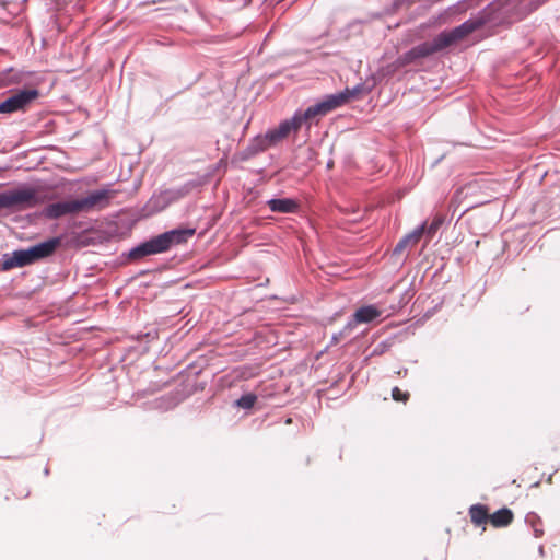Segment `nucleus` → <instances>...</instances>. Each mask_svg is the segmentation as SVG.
<instances>
[{
    "instance_id": "f257e3e1",
    "label": "nucleus",
    "mask_w": 560,
    "mask_h": 560,
    "mask_svg": "<svg viewBox=\"0 0 560 560\" xmlns=\"http://www.w3.org/2000/svg\"><path fill=\"white\" fill-rule=\"evenodd\" d=\"M336 103V97H331L329 101H322L308 106L305 110L298 109L291 118L282 120L278 127L268 130L269 139L279 143L292 132H298L303 126H306L308 129L314 117L323 116L334 110Z\"/></svg>"
},
{
    "instance_id": "f03ea898",
    "label": "nucleus",
    "mask_w": 560,
    "mask_h": 560,
    "mask_svg": "<svg viewBox=\"0 0 560 560\" xmlns=\"http://www.w3.org/2000/svg\"><path fill=\"white\" fill-rule=\"evenodd\" d=\"M195 229H174L140 243L130 249V259H139L145 256L161 254L168 250L173 245L187 242L195 234Z\"/></svg>"
},
{
    "instance_id": "7ed1b4c3",
    "label": "nucleus",
    "mask_w": 560,
    "mask_h": 560,
    "mask_svg": "<svg viewBox=\"0 0 560 560\" xmlns=\"http://www.w3.org/2000/svg\"><path fill=\"white\" fill-rule=\"evenodd\" d=\"M60 244V240L52 237L35 244L25 249H18L11 254H4L0 259V269L8 271L13 268H21L32 265L40 259L49 257L55 253Z\"/></svg>"
},
{
    "instance_id": "20e7f679",
    "label": "nucleus",
    "mask_w": 560,
    "mask_h": 560,
    "mask_svg": "<svg viewBox=\"0 0 560 560\" xmlns=\"http://www.w3.org/2000/svg\"><path fill=\"white\" fill-rule=\"evenodd\" d=\"M37 203L36 191L32 188H21L0 192V209H26Z\"/></svg>"
},
{
    "instance_id": "39448f33",
    "label": "nucleus",
    "mask_w": 560,
    "mask_h": 560,
    "mask_svg": "<svg viewBox=\"0 0 560 560\" xmlns=\"http://www.w3.org/2000/svg\"><path fill=\"white\" fill-rule=\"evenodd\" d=\"M483 24L485 20L482 18L469 19L450 31L441 32L439 34V40L442 43L444 48H447L453 44L462 40L472 32L479 30Z\"/></svg>"
},
{
    "instance_id": "423d86ee",
    "label": "nucleus",
    "mask_w": 560,
    "mask_h": 560,
    "mask_svg": "<svg viewBox=\"0 0 560 560\" xmlns=\"http://www.w3.org/2000/svg\"><path fill=\"white\" fill-rule=\"evenodd\" d=\"M39 95L36 89H23L12 93L4 101L0 102V113L11 114L24 110Z\"/></svg>"
},
{
    "instance_id": "0eeeda50",
    "label": "nucleus",
    "mask_w": 560,
    "mask_h": 560,
    "mask_svg": "<svg viewBox=\"0 0 560 560\" xmlns=\"http://www.w3.org/2000/svg\"><path fill=\"white\" fill-rule=\"evenodd\" d=\"M445 49L442 43L439 40V34L431 40V42H424L421 43L415 47H412L410 50L402 54L398 61L401 66H406L409 63L415 62L418 59L425 58L430 55H433L438 51H441Z\"/></svg>"
},
{
    "instance_id": "6e6552de",
    "label": "nucleus",
    "mask_w": 560,
    "mask_h": 560,
    "mask_svg": "<svg viewBox=\"0 0 560 560\" xmlns=\"http://www.w3.org/2000/svg\"><path fill=\"white\" fill-rule=\"evenodd\" d=\"M115 195L116 191L109 188H102L89 192L85 197L78 199L81 212L105 209Z\"/></svg>"
},
{
    "instance_id": "1a4fd4ad",
    "label": "nucleus",
    "mask_w": 560,
    "mask_h": 560,
    "mask_svg": "<svg viewBox=\"0 0 560 560\" xmlns=\"http://www.w3.org/2000/svg\"><path fill=\"white\" fill-rule=\"evenodd\" d=\"M382 315V312L375 305H364L359 307L352 317L347 322V324L341 329V335L345 332H352L359 324H369L374 322Z\"/></svg>"
},
{
    "instance_id": "9d476101",
    "label": "nucleus",
    "mask_w": 560,
    "mask_h": 560,
    "mask_svg": "<svg viewBox=\"0 0 560 560\" xmlns=\"http://www.w3.org/2000/svg\"><path fill=\"white\" fill-rule=\"evenodd\" d=\"M539 3L538 0H499V5L504 8L506 13H514L517 18L530 13Z\"/></svg>"
},
{
    "instance_id": "9b49d317",
    "label": "nucleus",
    "mask_w": 560,
    "mask_h": 560,
    "mask_svg": "<svg viewBox=\"0 0 560 560\" xmlns=\"http://www.w3.org/2000/svg\"><path fill=\"white\" fill-rule=\"evenodd\" d=\"M78 212H81L78 199L54 202L45 208V215L49 219H58L62 215Z\"/></svg>"
},
{
    "instance_id": "f8f14e48",
    "label": "nucleus",
    "mask_w": 560,
    "mask_h": 560,
    "mask_svg": "<svg viewBox=\"0 0 560 560\" xmlns=\"http://www.w3.org/2000/svg\"><path fill=\"white\" fill-rule=\"evenodd\" d=\"M425 223L417 226L412 232L405 235L394 247L393 255H400L407 247H413L418 244L422 235L424 234Z\"/></svg>"
},
{
    "instance_id": "ddd939ff",
    "label": "nucleus",
    "mask_w": 560,
    "mask_h": 560,
    "mask_svg": "<svg viewBox=\"0 0 560 560\" xmlns=\"http://www.w3.org/2000/svg\"><path fill=\"white\" fill-rule=\"evenodd\" d=\"M267 206L272 212L278 213H295L299 203L292 198H272L267 201Z\"/></svg>"
},
{
    "instance_id": "4468645a",
    "label": "nucleus",
    "mask_w": 560,
    "mask_h": 560,
    "mask_svg": "<svg viewBox=\"0 0 560 560\" xmlns=\"http://www.w3.org/2000/svg\"><path fill=\"white\" fill-rule=\"evenodd\" d=\"M180 197V194L175 190H164L159 195H154L150 201V207L155 211L165 209L171 202Z\"/></svg>"
},
{
    "instance_id": "2eb2a0df",
    "label": "nucleus",
    "mask_w": 560,
    "mask_h": 560,
    "mask_svg": "<svg viewBox=\"0 0 560 560\" xmlns=\"http://www.w3.org/2000/svg\"><path fill=\"white\" fill-rule=\"evenodd\" d=\"M513 520V513L508 508H502L490 515L489 521L494 527H505Z\"/></svg>"
},
{
    "instance_id": "dca6fc26",
    "label": "nucleus",
    "mask_w": 560,
    "mask_h": 560,
    "mask_svg": "<svg viewBox=\"0 0 560 560\" xmlns=\"http://www.w3.org/2000/svg\"><path fill=\"white\" fill-rule=\"evenodd\" d=\"M361 91V85H355L353 89H346L342 92L327 95L323 101H329L331 97H336V105L334 106V109L340 107L341 105L346 104L350 98L357 96Z\"/></svg>"
},
{
    "instance_id": "f3484780",
    "label": "nucleus",
    "mask_w": 560,
    "mask_h": 560,
    "mask_svg": "<svg viewBox=\"0 0 560 560\" xmlns=\"http://www.w3.org/2000/svg\"><path fill=\"white\" fill-rule=\"evenodd\" d=\"M469 515L471 522L476 526H480L486 524L489 521L490 515L488 514V510L485 505L474 504L469 509Z\"/></svg>"
},
{
    "instance_id": "a211bd4d",
    "label": "nucleus",
    "mask_w": 560,
    "mask_h": 560,
    "mask_svg": "<svg viewBox=\"0 0 560 560\" xmlns=\"http://www.w3.org/2000/svg\"><path fill=\"white\" fill-rule=\"evenodd\" d=\"M277 143L269 139V132L267 131L264 136L256 137L248 147L250 153L256 154L269 149Z\"/></svg>"
},
{
    "instance_id": "6ab92c4d",
    "label": "nucleus",
    "mask_w": 560,
    "mask_h": 560,
    "mask_svg": "<svg viewBox=\"0 0 560 560\" xmlns=\"http://www.w3.org/2000/svg\"><path fill=\"white\" fill-rule=\"evenodd\" d=\"M526 523L533 527L535 537H540L544 534L541 520L535 513H528L525 518Z\"/></svg>"
},
{
    "instance_id": "aec40b11",
    "label": "nucleus",
    "mask_w": 560,
    "mask_h": 560,
    "mask_svg": "<svg viewBox=\"0 0 560 560\" xmlns=\"http://www.w3.org/2000/svg\"><path fill=\"white\" fill-rule=\"evenodd\" d=\"M257 400V396L253 393H247V394H244L242 395L237 400H236V406L242 408V409H250L254 407L255 402Z\"/></svg>"
},
{
    "instance_id": "412c9836",
    "label": "nucleus",
    "mask_w": 560,
    "mask_h": 560,
    "mask_svg": "<svg viewBox=\"0 0 560 560\" xmlns=\"http://www.w3.org/2000/svg\"><path fill=\"white\" fill-rule=\"evenodd\" d=\"M392 342L388 340L377 343L371 351V357L382 355L389 350Z\"/></svg>"
},
{
    "instance_id": "4be33fe9",
    "label": "nucleus",
    "mask_w": 560,
    "mask_h": 560,
    "mask_svg": "<svg viewBox=\"0 0 560 560\" xmlns=\"http://www.w3.org/2000/svg\"><path fill=\"white\" fill-rule=\"evenodd\" d=\"M392 397L396 401H407L409 398V393L401 392L398 387H394L392 390Z\"/></svg>"
},
{
    "instance_id": "5701e85b",
    "label": "nucleus",
    "mask_w": 560,
    "mask_h": 560,
    "mask_svg": "<svg viewBox=\"0 0 560 560\" xmlns=\"http://www.w3.org/2000/svg\"><path fill=\"white\" fill-rule=\"evenodd\" d=\"M440 222L433 221L429 226L425 225L424 232L428 233L429 236H432L439 229Z\"/></svg>"
},
{
    "instance_id": "b1692460",
    "label": "nucleus",
    "mask_w": 560,
    "mask_h": 560,
    "mask_svg": "<svg viewBox=\"0 0 560 560\" xmlns=\"http://www.w3.org/2000/svg\"><path fill=\"white\" fill-rule=\"evenodd\" d=\"M351 332H345L341 335V330L338 332V334H334L332 337H331V342L334 343H338L340 340H342L343 338L350 336Z\"/></svg>"
},
{
    "instance_id": "393cba45",
    "label": "nucleus",
    "mask_w": 560,
    "mask_h": 560,
    "mask_svg": "<svg viewBox=\"0 0 560 560\" xmlns=\"http://www.w3.org/2000/svg\"><path fill=\"white\" fill-rule=\"evenodd\" d=\"M538 551H539V553H540V555H544V547H542V546H539Z\"/></svg>"
},
{
    "instance_id": "a878e982",
    "label": "nucleus",
    "mask_w": 560,
    "mask_h": 560,
    "mask_svg": "<svg viewBox=\"0 0 560 560\" xmlns=\"http://www.w3.org/2000/svg\"><path fill=\"white\" fill-rule=\"evenodd\" d=\"M400 2H401V0H396V1L394 2V5H395V7H398V4H399Z\"/></svg>"
},
{
    "instance_id": "bb28decb",
    "label": "nucleus",
    "mask_w": 560,
    "mask_h": 560,
    "mask_svg": "<svg viewBox=\"0 0 560 560\" xmlns=\"http://www.w3.org/2000/svg\"><path fill=\"white\" fill-rule=\"evenodd\" d=\"M172 406H176V402H173L172 405H168L166 408L172 407Z\"/></svg>"
}]
</instances>
